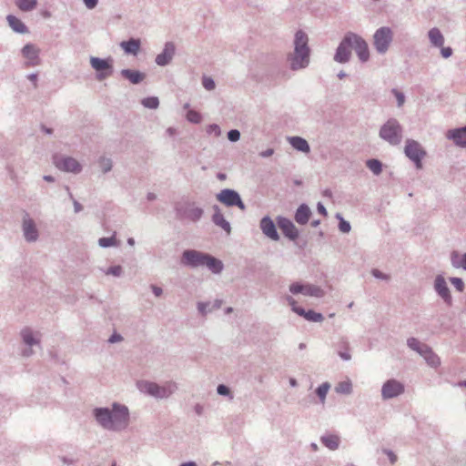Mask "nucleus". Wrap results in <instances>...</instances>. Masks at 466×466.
Listing matches in <instances>:
<instances>
[{"label":"nucleus","instance_id":"nucleus-3","mask_svg":"<svg viewBox=\"0 0 466 466\" xmlns=\"http://www.w3.org/2000/svg\"><path fill=\"white\" fill-rule=\"evenodd\" d=\"M137 388L141 393L158 400L169 398L178 389L177 384L171 380L166 381L163 385L149 380H138Z\"/></svg>","mask_w":466,"mask_h":466},{"label":"nucleus","instance_id":"nucleus-52","mask_svg":"<svg viewBox=\"0 0 466 466\" xmlns=\"http://www.w3.org/2000/svg\"><path fill=\"white\" fill-rule=\"evenodd\" d=\"M208 134H213L215 137H219L221 135V130L218 125L211 124L207 127Z\"/></svg>","mask_w":466,"mask_h":466},{"label":"nucleus","instance_id":"nucleus-7","mask_svg":"<svg viewBox=\"0 0 466 466\" xmlns=\"http://www.w3.org/2000/svg\"><path fill=\"white\" fill-rule=\"evenodd\" d=\"M404 153L409 157L417 168L422 167V158L426 155V151L422 148L420 144L413 139H407L404 147Z\"/></svg>","mask_w":466,"mask_h":466},{"label":"nucleus","instance_id":"nucleus-63","mask_svg":"<svg viewBox=\"0 0 466 466\" xmlns=\"http://www.w3.org/2000/svg\"><path fill=\"white\" fill-rule=\"evenodd\" d=\"M151 290L156 297H160L163 294V289L156 285H151Z\"/></svg>","mask_w":466,"mask_h":466},{"label":"nucleus","instance_id":"nucleus-57","mask_svg":"<svg viewBox=\"0 0 466 466\" xmlns=\"http://www.w3.org/2000/svg\"><path fill=\"white\" fill-rule=\"evenodd\" d=\"M453 267L456 268H461L466 270V253L462 255L461 262H453Z\"/></svg>","mask_w":466,"mask_h":466},{"label":"nucleus","instance_id":"nucleus-35","mask_svg":"<svg viewBox=\"0 0 466 466\" xmlns=\"http://www.w3.org/2000/svg\"><path fill=\"white\" fill-rule=\"evenodd\" d=\"M427 364L431 368H437L441 364V360L436 353L430 348L427 353L422 357Z\"/></svg>","mask_w":466,"mask_h":466},{"label":"nucleus","instance_id":"nucleus-31","mask_svg":"<svg viewBox=\"0 0 466 466\" xmlns=\"http://www.w3.org/2000/svg\"><path fill=\"white\" fill-rule=\"evenodd\" d=\"M22 55L35 65V61L38 59L39 49L33 44H26L22 48Z\"/></svg>","mask_w":466,"mask_h":466},{"label":"nucleus","instance_id":"nucleus-28","mask_svg":"<svg viewBox=\"0 0 466 466\" xmlns=\"http://www.w3.org/2000/svg\"><path fill=\"white\" fill-rule=\"evenodd\" d=\"M428 36L431 44L435 47H441L444 44V36L441 30L437 27L430 29Z\"/></svg>","mask_w":466,"mask_h":466},{"label":"nucleus","instance_id":"nucleus-56","mask_svg":"<svg viewBox=\"0 0 466 466\" xmlns=\"http://www.w3.org/2000/svg\"><path fill=\"white\" fill-rule=\"evenodd\" d=\"M286 301L291 307L293 312L297 313V310L302 309L301 307L297 306L296 300L291 296L286 297Z\"/></svg>","mask_w":466,"mask_h":466},{"label":"nucleus","instance_id":"nucleus-18","mask_svg":"<svg viewBox=\"0 0 466 466\" xmlns=\"http://www.w3.org/2000/svg\"><path fill=\"white\" fill-rule=\"evenodd\" d=\"M434 289L436 293L443 299L448 305H452V297L446 280L442 275H438L434 280Z\"/></svg>","mask_w":466,"mask_h":466},{"label":"nucleus","instance_id":"nucleus-62","mask_svg":"<svg viewBox=\"0 0 466 466\" xmlns=\"http://www.w3.org/2000/svg\"><path fill=\"white\" fill-rule=\"evenodd\" d=\"M123 339V337L118 334V333H114L112 334L109 339H108V342L109 343H116V342H119Z\"/></svg>","mask_w":466,"mask_h":466},{"label":"nucleus","instance_id":"nucleus-10","mask_svg":"<svg viewBox=\"0 0 466 466\" xmlns=\"http://www.w3.org/2000/svg\"><path fill=\"white\" fill-rule=\"evenodd\" d=\"M208 253L196 249H186L181 255L180 262L183 266L197 268L204 267Z\"/></svg>","mask_w":466,"mask_h":466},{"label":"nucleus","instance_id":"nucleus-45","mask_svg":"<svg viewBox=\"0 0 466 466\" xmlns=\"http://www.w3.org/2000/svg\"><path fill=\"white\" fill-rule=\"evenodd\" d=\"M187 119L191 123L198 124L200 123L202 117L198 112L195 110H188L187 114Z\"/></svg>","mask_w":466,"mask_h":466},{"label":"nucleus","instance_id":"nucleus-48","mask_svg":"<svg viewBox=\"0 0 466 466\" xmlns=\"http://www.w3.org/2000/svg\"><path fill=\"white\" fill-rule=\"evenodd\" d=\"M392 94L395 96L396 99H397V106L398 107H400L404 105L405 103V96L402 92L399 91L398 89L396 88H393L391 90Z\"/></svg>","mask_w":466,"mask_h":466},{"label":"nucleus","instance_id":"nucleus-30","mask_svg":"<svg viewBox=\"0 0 466 466\" xmlns=\"http://www.w3.org/2000/svg\"><path fill=\"white\" fill-rule=\"evenodd\" d=\"M297 314L311 322H321L324 319V317L321 313L315 312L314 310L311 309L305 310L304 309H299V310H297Z\"/></svg>","mask_w":466,"mask_h":466},{"label":"nucleus","instance_id":"nucleus-21","mask_svg":"<svg viewBox=\"0 0 466 466\" xmlns=\"http://www.w3.org/2000/svg\"><path fill=\"white\" fill-rule=\"evenodd\" d=\"M212 209L214 211L211 220L212 222L217 226L221 228L227 234H230L231 232V226L229 222L224 218V215L220 209V208L218 205H214L212 207Z\"/></svg>","mask_w":466,"mask_h":466},{"label":"nucleus","instance_id":"nucleus-50","mask_svg":"<svg viewBox=\"0 0 466 466\" xmlns=\"http://www.w3.org/2000/svg\"><path fill=\"white\" fill-rule=\"evenodd\" d=\"M451 284L455 287V289L461 292L464 289V282L461 278L452 277L450 279Z\"/></svg>","mask_w":466,"mask_h":466},{"label":"nucleus","instance_id":"nucleus-23","mask_svg":"<svg viewBox=\"0 0 466 466\" xmlns=\"http://www.w3.org/2000/svg\"><path fill=\"white\" fill-rule=\"evenodd\" d=\"M120 75L133 85H137L146 78V74L138 70L122 69Z\"/></svg>","mask_w":466,"mask_h":466},{"label":"nucleus","instance_id":"nucleus-33","mask_svg":"<svg viewBox=\"0 0 466 466\" xmlns=\"http://www.w3.org/2000/svg\"><path fill=\"white\" fill-rule=\"evenodd\" d=\"M324 446L330 451H336L339 446V438L337 435H326L320 438Z\"/></svg>","mask_w":466,"mask_h":466},{"label":"nucleus","instance_id":"nucleus-32","mask_svg":"<svg viewBox=\"0 0 466 466\" xmlns=\"http://www.w3.org/2000/svg\"><path fill=\"white\" fill-rule=\"evenodd\" d=\"M303 295L313 298H322L325 295V291L320 287L309 283L305 284Z\"/></svg>","mask_w":466,"mask_h":466},{"label":"nucleus","instance_id":"nucleus-60","mask_svg":"<svg viewBox=\"0 0 466 466\" xmlns=\"http://www.w3.org/2000/svg\"><path fill=\"white\" fill-rule=\"evenodd\" d=\"M441 54L442 57L449 58L452 55V49L450 46L443 47L441 46Z\"/></svg>","mask_w":466,"mask_h":466},{"label":"nucleus","instance_id":"nucleus-11","mask_svg":"<svg viewBox=\"0 0 466 466\" xmlns=\"http://www.w3.org/2000/svg\"><path fill=\"white\" fill-rule=\"evenodd\" d=\"M20 336L23 342L27 346L22 350V356L29 358L35 353L32 348L34 346H40V334L38 332H34L30 328L25 327L20 331Z\"/></svg>","mask_w":466,"mask_h":466},{"label":"nucleus","instance_id":"nucleus-24","mask_svg":"<svg viewBox=\"0 0 466 466\" xmlns=\"http://www.w3.org/2000/svg\"><path fill=\"white\" fill-rule=\"evenodd\" d=\"M311 210L307 204H301L296 210L294 218L299 225H306L310 218Z\"/></svg>","mask_w":466,"mask_h":466},{"label":"nucleus","instance_id":"nucleus-16","mask_svg":"<svg viewBox=\"0 0 466 466\" xmlns=\"http://www.w3.org/2000/svg\"><path fill=\"white\" fill-rule=\"evenodd\" d=\"M176 54V46L173 42L168 41L164 45V48L156 58L155 62L159 66H166L171 63Z\"/></svg>","mask_w":466,"mask_h":466},{"label":"nucleus","instance_id":"nucleus-22","mask_svg":"<svg viewBox=\"0 0 466 466\" xmlns=\"http://www.w3.org/2000/svg\"><path fill=\"white\" fill-rule=\"evenodd\" d=\"M447 137L451 139L457 146L466 147V126L450 130Z\"/></svg>","mask_w":466,"mask_h":466},{"label":"nucleus","instance_id":"nucleus-61","mask_svg":"<svg viewBox=\"0 0 466 466\" xmlns=\"http://www.w3.org/2000/svg\"><path fill=\"white\" fill-rule=\"evenodd\" d=\"M83 2L86 7L89 10L94 9L98 4V0H83Z\"/></svg>","mask_w":466,"mask_h":466},{"label":"nucleus","instance_id":"nucleus-42","mask_svg":"<svg viewBox=\"0 0 466 466\" xmlns=\"http://www.w3.org/2000/svg\"><path fill=\"white\" fill-rule=\"evenodd\" d=\"M336 218L339 219V229L342 233H349L351 229L350 222L346 221L339 213L336 215Z\"/></svg>","mask_w":466,"mask_h":466},{"label":"nucleus","instance_id":"nucleus-9","mask_svg":"<svg viewBox=\"0 0 466 466\" xmlns=\"http://www.w3.org/2000/svg\"><path fill=\"white\" fill-rule=\"evenodd\" d=\"M216 198L227 207H238L241 210L246 209V205L242 201L240 195L234 189H222L217 194Z\"/></svg>","mask_w":466,"mask_h":466},{"label":"nucleus","instance_id":"nucleus-41","mask_svg":"<svg viewBox=\"0 0 466 466\" xmlns=\"http://www.w3.org/2000/svg\"><path fill=\"white\" fill-rule=\"evenodd\" d=\"M98 245L101 248L115 247L117 245L115 235L110 238H100L98 239Z\"/></svg>","mask_w":466,"mask_h":466},{"label":"nucleus","instance_id":"nucleus-25","mask_svg":"<svg viewBox=\"0 0 466 466\" xmlns=\"http://www.w3.org/2000/svg\"><path fill=\"white\" fill-rule=\"evenodd\" d=\"M7 23L13 31L18 34H26L28 33V28L25 25V23L13 15H8L6 16Z\"/></svg>","mask_w":466,"mask_h":466},{"label":"nucleus","instance_id":"nucleus-40","mask_svg":"<svg viewBox=\"0 0 466 466\" xmlns=\"http://www.w3.org/2000/svg\"><path fill=\"white\" fill-rule=\"evenodd\" d=\"M142 105L150 109H156L159 106V100L157 96L146 97L142 100Z\"/></svg>","mask_w":466,"mask_h":466},{"label":"nucleus","instance_id":"nucleus-43","mask_svg":"<svg viewBox=\"0 0 466 466\" xmlns=\"http://www.w3.org/2000/svg\"><path fill=\"white\" fill-rule=\"evenodd\" d=\"M197 308H198V312L202 316H206L208 313H210L213 311V309H210L211 308L210 302H198Z\"/></svg>","mask_w":466,"mask_h":466},{"label":"nucleus","instance_id":"nucleus-36","mask_svg":"<svg viewBox=\"0 0 466 466\" xmlns=\"http://www.w3.org/2000/svg\"><path fill=\"white\" fill-rule=\"evenodd\" d=\"M366 166L375 176H379L382 172V163L378 159L367 160Z\"/></svg>","mask_w":466,"mask_h":466},{"label":"nucleus","instance_id":"nucleus-2","mask_svg":"<svg viewBox=\"0 0 466 466\" xmlns=\"http://www.w3.org/2000/svg\"><path fill=\"white\" fill-rule=\"evenodd\" d=\"M310 54L308 35L302 30H298L294 35L293 51L287 55L289 69L299 71L307 68L310 63Z\"/></svg>","mask_w":466,"mask_h":466},{"label":"nucleus","instance_id":"nucleus-47","mask_svg":"<svg viewBox=\"0 0 466 466\" xmlns=\"http://www.w3.org/2000/svg\"><path fill=\"white\" fill-rule=\"evenodd\" d=\"M105 273L106 275H112L114 277H120L123 273V268L121 266L119 265H116V266H112L110 268H108Z\"/></svg>","mask_w":466,"mask_h":466},{"label":"nucleus","instance_id":"nucleus-14","mask_svg":"<svg viewBox=\"0 0 466 466\" xmlns=\"http://www.w3.org/2000/svg\"><path fill=\"white\" fill-rule=\"evenodd\" d=\"M350 38L352 49L356 52L359 59L362 63L367 62L370 59V50L365 39L352 32H350Z\"/></svg>","mask_w":466,"mask_h":466},{"label":"nucleus","instance_id":"nucleus-26","mask_svg":"<svg viewBox=\"0 0 466 466\" xmlns=\"http://www.w3.org/2000/svg\"><path fill=\"white\" fill-rule=\"evenodd\" d=\"M289 142L296 150L302 153H309L310 151V147L306 139L300 137H289Z\"/></svg>","mask_w":466,"mask_h":466},{"label":"nucleus","instance_id":"nucleus-6","mask_svg":"<svg viewBox=\"0 0 466 466\" xmlns=\"http://www.w3.org/2000/svg\"><path fill=\"white\" fill-rule=\"evenodd\" d=\"M393 41V31L389 26H381L378 28L373 35V46L380 55L388 52Z\"/></svg>","mask_w":466,"mask_h":466},{"label":"nucleus","instance_id":"nucleus-39","mask_svg":"<svg viewBox=\"0 0 466 466\" xmlns=\"http://www.w3.org/2000/svg\"><path fill=\"white\" fill-rule=\"evenodd\" d=\"M329 388L330 384L329 382H324L321 385H319L316 390V394L318 395L322 403H324L326 400V396L328 394Z\"/></svg>","mask_w":466,"mask_h":466},{"label":"nucleus","instance_id":"nucleus-19","mask_svg":"<svg viewBox=\"0 0 466 466\" xmlns=\"http://www.w3.org/2000/svg\"><path fill=\"white\" fill-rule=\"evenodd\" d=\"M259 228L262 233L271 240L278 241L279 235L278 233L274 221L268 216L261 218Z\"/></svg>","mask_w":466,"mask_h":466},{"label":"nucleus","instance_id":"nucleus-64","mask_svg":"<svg viewBox=\"0 0 466 466\" xmlns=\"http://www.w3.org/2000/svg\"><path fill=\"white\" fill-rule=\"evenodd\" d=\"M59 459L64 464H66V465H72L76 461V460H75L73 458H68L66 456H60Z\"/></svg>","mask_w":466,"mask_h":466},{"label":"nucleus","instance_id":"nucleus-5","mask_svg":"<svg viewBox=\"0 0 466 466\" xmlns=\"http://www.w3.org/2000/svg\"><path fill=\"white\" fill-rule=\"evenodd\" d=\"M379 136L390 146H398L402 140V127L396 118H390L381 126Z\"/></svg>","mask_w":466,"mask_h":466},{"label":"nucleus","instance_id":"nucleus-58","mask_svg":"<svg viewBox=\"0 0 466 466\" xmlns=\"http://www.w3.org/2000/svg\"><path fill=\"white\" fill-rule=\"evenodd\" d=\"M430 348L431 347L429 345L421 343L420 346L417 349L416 352L420 354L421 357H423Z\"/></svg>","mask_w":466,"mask_h":466},{"label":"nucleus","instance_id":"nucleus-51","mask_svg":"<svg viewBox=\"0 0 466 466\" xmlns=\"http://www.w3.org/2000/svg\"><path fill=\"white\" fill-rule=\"evenodd\" d=\"M421 343H422V342H420L418 339L413 338V337H412V338H409V339H407V346H408L410 350H414V351H416V350H417V349L420 346V344H421Z\"/></svg>","mask_w":466,"mask_h":466},{"label":"nucleus","instance_id":"nucleus-53","mask_svg":"<svg viewBox=\"0 0 466 466\" xmlns=\"http://www.w3.org/2000/svg\"><path fill=\"white\" fill-rule=\"evenodd\" d=\"M371 275L378 279H382V280H389L390 279V276L388 274H385L383 273L382 271L377 269V268H373L371 270Z\"/></svg>","mask_w":466,"mask_h":466},{"label":"nucleus","instance_id":"nucleus-13","mask_svg":"<svg viewBox=\"0 0 466 466\" xmlns=\"http://www.w3.org/2000/svg\"><path fill=\"white\" fill-rule=\"evenodd\" d=\"M405 390L404 385L397 380L390 379L385 381L381 388V398L390 400L401 395Z\"/></svg>","mask_w":466,"mask_h":466},{"label":"nucleus","instance_id":"nucleus-59","mask_svg":"<svg viewBox=\"0 0 466 466\" xmlns=\"http://www.w3.org/2000/svg\"><path fill=\"white\" fill-rule=\"evenodd\" d=\"M383 452L388 456L389 460L392 464L397 461V456L394 454L392 451L384 449Z\"/></svg>","mask_w":466,"mask_h":466},{"label":"nucleus","instance_id":"nucleus-29","mask_svg":"<svg viewBox=\"0 0 466 466\" xmlns=\"http://www.w3.org/2000/svg\"><path fill=\"white\" fill-rule=\"evenodd\" d=\"M120 46L125 51V53L137 55L140 48V40L131 38L127 41L121 42Z\"/></svg>","mask_w":466,"mask_h":466},{"label":"nucleus","instance_id":"nucleus-38","mask_svg":"<svg viewBox=\"0 0 466 466\" xmlns=\"http://www.w3.org/2000/svg\"><path fill=\"white\" fill-rule=\"evenodd\" d=\"M335 390L339 394H350L352 392V384L350 380L341 381L336 386Z\"/></svg>","mask_w":466,"mask_h":466},{"label":"nucleus","instance_id":"nucleus-46","mask_svg":"<svg viewBox=\"0 0 466 466\" xmlns=\"http://www.w3.org/2000/svg\"><path fill=\"white\" fill-rule=\"evenodd\" d=\"M304 287L305 284L299 283V282H294L289 286V291L294 294H303L304 293Z\"/></svg>","mask_w":466,"mask_h":466},{"label":"nucleus","instance_id":"nucleus-54","mask_svg":"<svg viewBox=\"0 0 466 466\" xmlns=\"http://www.w3.org/2000/svg\"><path fill=\"white\" fill-rule=\"evenodd\" d=\"M228 138L231 142H237L240 138V132L238 129H231L228 132Z\"/></svg>","mask_w":466,"mask_h":466},{"label":"nucleus","instance_id":"nucleus-55","mask_svg":"<svg viewBox=\"0 0 466 466\" xmlns=\"http://www.w3.org/2000/svg\"><path fill=\"white\" fill-rule=\"evenodd\" d=\"M66 190L68 191L70 199H72V201H73L75 213H79L80 211L83 210V206L77 200H76L74 198L73 195L69 191V187H66Z\"/></svg>","mask_w":466,"mask_h":466},{"label":"nucleus","instance_id":"nucleus-27","mask_svg":"<svg viewBox=\"0 0 466 466\" xmlns=\"http://www.w3.org/2000/svg\"><path fill=\"white\" fill-rule=\"evenodd\" d=\"M204 267H207L214 274L221 273L224 268L221 260L209 254L207 256Z\"/></svg>","mask_w":466,"mask_h":466},{"label":"nucleus","instance_id":"nucleus-8","mask_svg":"<svg viewBox=\"0 0 466 466\" xmlns=\"http://www.w3.org/2000/svg\"><path fill=\"white\" fill-rule=\"evenodd\" d=\"M113 59L111 57L108 58H99L96 56L90 57V65L93 69H95L96 74V79L102 81L113 74Z\"/></svg>","mask_w":466,"mask_h":466},{"label":"nucleus","instance_id":"nucleus-12","mask_svg":"<svg viewBox=\"0 0 466 466\" xmlns=\"http://www.w3.org/2000/svg\"><path fill=\"white\" fill-rule=\"evenodd\" d=\"M350 32H348L339 44L334 55V61L339 64L348 63L351 57Z\"/></svg>","mask_w":466,"mask_h":466},{"label":"nucleus","instance_id":"nucleus-20","mask_svg":"<svg viewBox=\"0 0 466 466\" xmlns=\"http://www.w3.org/2000/svg\"><path fill=\"white\" fill-rule=\"evenodd\" d=\"M278 225L283 234L289 239L295 240L299 238V230L290 219L284 217H279Z\"/></svg>","mask_w":466,"mask_h":466},{"label":"nucleus","instance_id":"nucleus-49","mask_svg":"<svg viewBox=\"0 0 466 466\" xmlns=\"http://www.w3.org/2000/svg\"><path fill=\"white\" fill-rule=\"evenodd\" d=\"M217 392L218 395L228 396L230 399H233V395L231 394L229 388L224 384H219L217 387Z\"/></svg>","mask_w":466,"mask_h":466},{"label":"nucleus","instance_id":"nucleus-34","mask_svg":"<svg viewBox=\"0 0 466 466\" xmlns=\"http://www.w3.org/2000/svg\"><path fill=\"white\" fill-rule=\"evenodd\" d=\"M15 5L22 12H30L37 6V0H16Z\"/></svg>","mask_w":466,"mask_h":466},{"label":"nucleus","instance_id":"nucleus-37","mask_svg":"<svg viewBox=\"0 0 466 466\" xmlns=\"http://www.w3.org/2000/svg\"><path fill=\"white\" fill-rule=\"evenodd\" d=\"M98 167L100 170L106 174L112 170L113 161L111 158L106 157H100L97 160Z\"/></svg>","mask_w":466,"mask_h":466},{"label":"nucleus","instance_id":"nucleus-17","mask_svg":"<svg viewBox=\"0 0 466 466\" xmlns=\"http://www.w3.org/2000/svg\"><path fill=\"white\" fill-rule=\"evenodd\" d=\"M22 230L27 242H35L38 239L39 233L36 225L27 214L23 218Z\"/></svg>","mask_w":466,"mask_h":466},{"label":"nucleus","instance_id":"nucleus-1","mask_svg":"<svg viewBox=\"0 0 466 466\" xmlns=\"http://www.w3.org/2000/svg\"><path fill=\"white\" fill-rule=\"evenodd\" d=\"M93 417L101 428L109 431H122L127 428L130 421L128 408L118 402H113L111 409L95 408Z\"/></svg>","mask_w":466,"mask_h":466},{"label":"nucleus","instance_id":"nucleus-4","mask_svg":"<svg viewBox=\"0 0 466 466\" xmlns=\"http://www.w3.org/2000/svg\"><path fill=\"white\" fill-rule=\"evenodd\" d=\"M174 210L178 219H187L194 223L198 222L204 215V209L188 198L177 201L174 204Z\"/></svg>","mask_w":466,"mask_h":466},{"label":"nucleus","instance_id":"nucleus-44","mask_svg":"<svg viewBox=\"0 0 466 466\" xmlns=\"http://www.w3.org/2000/svg\"><path fill=\"white\" fill-rule=\"evenodd\" d=\"M202 86L208 91H212L216 87L215 81L212 77L204 76L202 77Z\"/></svg>","mask_w":466,"mask_h":466},{"label":"nucleus","instance_id":"nucleus-15","mask_svg":"<svg viewBox=\"0 0 466 466\" xmlns=\"http://www.w3.org/2000/svg\"><path fill=\"white\" fill-rule=\"evenodd\" d=\"M54 164L59 170L65 172L78 174L82 171L80 163L71 157H55Z\"/></svg>","mask_w":466,"mask_h":466}]
</instances>
